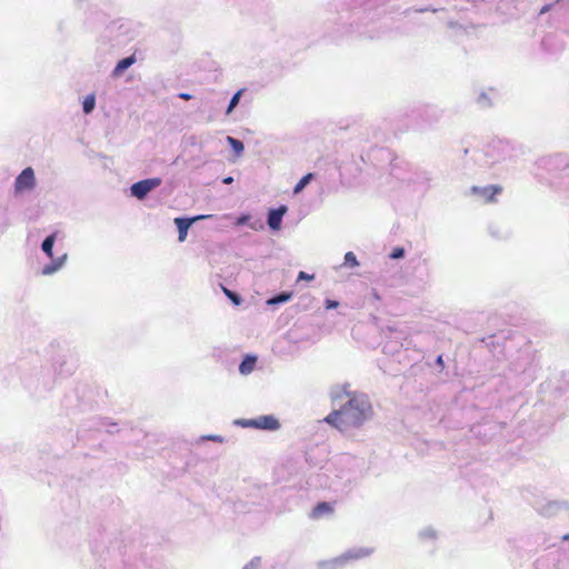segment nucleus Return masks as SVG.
Segmentation results:
<instances>
[{
    "mask_svg": "<svg viewBox=\"0 0 569 569\" xmlns=\"http://www.w3.org/2000/svg\"><path fill=\"white\" fill-rule=\"evenodd\" d=\"M347 401L338 410H333L323 419L340 431L359 428L372 417V406L367 395L347 393Z\"/></svg>",
    "mask_w": 569,
    "mask_h": 569,
    "instance_id": "nucleus-1",
    "label": "nucleus"
},
{
    "mask_svg": "<svg viewBox=\"0 0 569 569\" xmlns=\"http://www.w3.org/2000/svg\"><path fill=\"white\" fill-rule=\"evenodd\" d=\"M372 553V549L366 547L352 548L330 560L318 562L319 569H341L348 562L366 558Z\"/></svg>",
    "mask_w": 569,
    "mask_h": 569,
    "instance_id": "nucleus-2",
    "label": "nucleus"
},
{
    "mask_svg": "<svg viewBox=\"0 0 569 569\" xmlns=\"http://www.w3.org/2000/svg\"><path fill=\"white\" fill-rule=\"evenodd\" d=\"M162 183L161 178H148L140 181H137L130 187V194L138 200H143L147 196L158 188Z\"/></svg>",
    "mask_w": 569,
    "mask_h": 569,
    "instance_id": "nucleus-3",
    "label": "nucleus"
},
{
    "mask_svg": "<svg viewBox=\"0 0 569 569\" xmlns=\"http://www.w3.org/2000/svg\"><path fill=\"white\" fill-rule=\"evenodd\" d=\"M37 186L34 170L31 167L24 168L14 180V192L22 193L31 191Z\"/></svg>",
    "mask_w": 569,
    "mask_h": 569,
    "instance_id": "nucleus-4",
    "label": "nucleus"
},
{
    "mask_svg": "<svg viewBox=\"0 0 569 569\" xmlns=\"http://www.w3.org/2000/svg\"><path fill=\"white\" fill-rule=\"evenodd\" d=\"M210 216H208V214H199V216H194V217H177V218H174V224L178 229V240L180 242L184 241L190 227L196 221L207 219Z\"/></svg>",
    "mask_w": 569,
    "mask_h": 569,
    "instance_id": "nucleus-5",
    "label": "nucleus"
},
{
    "mask_svg": "<svg viewBox=\"0 0 569 569\" xmlns=\"http://www.w3.org/2000/svg\"><path fill=\"white\" fill-rule=\"evenodd\" d=\"M288 208L281 204L277 208H272L267 214V224L272 231H279L282 226L283 216L287 213Z\"/></svg>",
    "mask_w": 569,
    "mask_h": 569,
    "instance_id": "nucleus-6",
    "label": "nucleus"
},
{
    "mask_svg": "<svg viewBox=\"0 0 569 569\" xmlns=\"http://www.w3.org/2000/svg\"><path fill=\"white\" fill-rule=\"evenodd\" d=\"M568 509L567 501H547L539 507V512L545 517H553Z\"/></svg>",
    "mask_w": 569,
    "mask_h": 569,
    "instance_id": "nucleus-7",
    "label": "nucleus"
},
{
    "mask_svg": "<svg viewBox=\"0 0 569 569\" xmlns=\"http://www.w3.org/2000/svg\"><path fill=\"white\" fill-rule=\"evenodd\" d=\"M136 61L137 59L134 54H130L126 58H122L117 62L116 67L110 73V77L113 79L120 78L126 70H128L132 64L136 63Z\"/></svg>",
    "mask_w": 569,
    "mask_h": 569,
    "instance_id": "nucleus-8",
    "label": "nucleus"
},
{
    "mask_svg": "<svg viewBox=\"0 0 569 569\" xmlns=\"http://www.w3.org/2000/svg\"><path fill=\"white\" fill-rule=\"evenodd\" d=\"M257 425L256 429L274 431L280 428V423L277 418L271 415L260 416L256 418Z\"/></svg>",
    "mask_w": 569,
    "mask_h": 569,
    "instance_id": "nucleus-9",
    "label": "nucleus"
},
{
    "mask_svg": "<svg viewBox=\"0 0 569 569\" xmlns=\"http://www.w3.org/2000/svg\"><path fill=\"white\" fill-rule=\"evenodd\" d=\"M67 260H68L67 253L62 254L61 257H58L57 259L52 258V261L50 263L43 266L41 273L43 276H51V274L56 273L66 264Z\"/></svg>",
    "mask_w": 569,
    "mask_h": 569,
    "instance_id": "nucleus-10",
    "label": "nucleus"
},
{
    "mask_svg": "<svg viewBox=\"0 0 569 569\" xmlns=\"http://www.w3.org/2000/svg\"><path fill=\"white\" fill-rule=\"evenodd\" d=\"M472 193L482 197L487 201L493 200V197L501 191L500 187L486 186V187H472Z\"/></svg>",
    "mask_w": 569,
    "mask_h": 569,
    "instance_id": "nucleus-11",
    "label": "nucleus"
},
{
    "mask_svg": "<svg viewBox=\"0 0 569 569\" xmlns=\"http://www.w3.org/2000/svg\"><path fill=\"white\" fill-rule=\"evenodd\" d=\"M256 363H257L256 356H253V355L244 356L239 365V372L244 376L251 373L256 367Z\"/></svg>",
    "mask_w": 569,
    "mask_h": 569,
    "instance_id": "nucleus-12",
    "label": "nucleus"
},
{
    "mask_svg": "<svg viewBox=\"0 0 569 569\" xmlns=\"http://www.w3.org/2000/svg\"><path fill=\"white\" fill-rule=\"evenodd\" d=\"M57 234H58L57 231L52 232L49 236H47L43 239V241L41 242V250L50 259L53 258V247H54V243H56V240H57Z\"/></svg>",
    "mask_w": 569,
    "mask_h": 569,
    "instance_id": "nucleus-13",
    "label": "nucleus"
},
{
    "mask_svg": "<svg viewBox=\"0 0 569 569\" xmlns=\"http://www.w3.org/2000/svg\"><path fill=\"white\" fill-rule=\"evenodd\" d=\"M292 299V292L290 291H280L266 301L268 306H279L282 303H287Z\"/></svg>",
    "mask_w": 569,
    "mask_h": 569,
    "instance_id": "nucleus-14",
    "label": "nucleus"
},
{
    "mask_svg": "<svg viewBox=\"0 0 569 569\" xmlns=\"http://www.w3.org/2000/svg\"><path fill=\"white\" fill-rule=\"evenodd\" d=\"M332 511V508L329 502L322 501L316 505V507L312 510V517L319 518L326 513H329Z\"/></svg>",
    "mask_w": 569,
    "mask_h": 569,
    "instance_id": "nucleus-15",
    "label": "nucleus"
},
{
    "mask_svg": "<svg viewBox=\"0 0 569 569\" xmlns=\"http://www.w3.org/2000/svg\"><path fill=\"white\" fill-rule=\"evenodd\" d=\"M227 142L238 157L242 154L244 150V144L241 140L233 138L231 136H227Z\"/></svg>",
    "mask_w": 569,
    "mask_h": 569,
    "instance_id": "nucleus-16",
    "label": "nucleus"
},
{
    "mask_svg": "<svg viewBox=\"0 0 569 569\" xmlns=\"http://www.w3.org/2000/svg\"><path fill=\"white\" fill-rule=\"evenodd\" d=\"M96 108V96L88 94L82 101V111L84 114H90Z\"/></svg>",
    "mask_w": 569,
    "mask_h": 569,
    "instance_id": "nucleus-17",
    "label": "nucleus"
},
{
    "mask_svg": "<svg viewBox=\"0 0 569 569\" xmlns=\"http://www.w3.org/2000/svg\"><path fill=\"white\" fill-rule=\"evenodd\" d=\"M313 173H307L305 174L293 187V193L298 194L300 193L312 180Z\"/></svg>",
    "mask_w": 569,
    "mask_h": 569,
    "instance_id": "nucleus-18",
    "label": "nucleus"
},
{
    "mask_svg": "<svg viewBox=\"0 0 569 569\" xmlns=\"http://www.w3.org/2000/svg\"><path fill=\"white\" fill-rule=\"evenodd\" d=\"M243 91H244V89H240L236 93H233V96L231 97V99L229 101L227 110H226L227 114H230L236 109V107L239 104L240 99L243 94Z\"/></svg>",
    "mask_w": 569,
    "mask_h": 569,
    "instance_id": "nucleus-19",
    "label": "nucleus"
},
{
    "mask_svg": "<svg viewBox=\"0 0 569 569\" xmlns=\"http://www.w3.org/2000/svg\"><path fill=\"white\" fill-rule=\"evenodd\" d=\"M419 538L425 541H433L437 539V531L432 527H426L420 530Z\"/></svg>",
    "mask_w": 569,
    "mask_h": 569,
    "instance_id": "nucleus-20",
    "label": "nucleus"
},
{
    "mask_svg": "<svg viewBox=\"0 0 569 569\" xmlns=\"http://www.w3.org/2000/svg\"><path fill=\"white\" fill-rule=\"evenodd\" d=\"M223 292L231 300V302L233 305L239 306L241 303L242 298L239 293H237L230 289H227V288H223Z\"/></svg>",
    "mask_w": 569,
    "mask_h": 569,
    "instance_id": "nucleus-21",
    "label": "nucleus"
},
{
    "mask_svg": "<svg viewBox=\"0 0 569 569\" xmlns=\"http://www.w3.org/2000/svg\"><path fill=\"white\" fill-rule=\"evenodd\" d=\"M343 264L348 266V267H351V268L359 266L358 259H357L356 254L352 251H348L345 254V262H343Z\"/></svg>",
    "mask_w": 569,
    "mask_h": 569,
    "instance_id": "nucleus-22",
    "label": "nucleus"
},
{
    "mask_svg": "<svg viewBox=\"0 0 569 569\" xmlns=\"http://www.w3.org/2000/svg\"><path fill=\"white\" fill-rule=\"evenodd\" d=\"M476 102L479 106V108L482 109L488 108L490 106V99L486 92L479 93Z\"/></svg>",
    "mask_w": 569,
    "mask_h": 569,
    "instance_id": "nucleus-23",
    "label": "nucleus"
},
{
    "mask_svg": "<svg viewBox=\"0 0 569 569\" xmlns=\"http://www.w3.org/2000/svg\"><path fill=\"white\" fill-rule=\"evenodd\" d=\"M237 426L243 427V428H254L256 429V418L254 419H238L234 421Z\"/></svg>",
    "mask_w": 569,
    "mask_h": 569,
    "instance_id": "nucleus-24",
    "label": "nucleus"
},
{
    "mask_svg": "<svg viewBox=\"0 0 569 569\" xmlns=\"http://www.w3.org/2000/svg\"><path fill=\"white\" fill-rule=\"evenodd\" d=\"M405 253H406V251H405V249L402 247H396L390 252L389 258L390 259H395V260L401 259V258L405 257Z\"/></svg>",
    "mask_w": 569,
    "mask_h": 569,
    "instance_id": "nucleus-25",
    "label": "nucleus"
},
{
    "mask_svg": "<svg viewBox=\"0 0 569 569\" xmlns=\"http://www.w3.org/2000/svg\"><path fill=\"white\" fill-rule=\"evenodd\" d=\"M261 558L253 557L242 569H260Z\"/></svg>",
    "mask_w": 569,
    "mask_h": 569,
    "instance_id": "nucleus-26",
    "label": "nucleus"
},
{
    "mask_svg": "<svg viewBox=\"0 0 569 569\" xmlns=\"http://www.w3.org/2000/svg\"><path fill=\"white\" fill-rule=\"evenodd\" d=\"M339 306V302L336 300L327 299L325 301L326 309H336Z\"/></svg>",
    "mask_w": 569,
    "mask_h": 569,
    "instance_id": "nucleus-27",
    "label": "nucleus"
},
{
    "mask_svg": "<svg viewBox=\"0 0 569 569\" xmlns=\"http://www.w3.org/2000/svg\"><path fill=\"white\" fill-rule=\"evenodd\" d=\"M313 274H309L305 271H300L299 274H298V279L297 281H300V280H312L313 279Z\"/></svg>",
    "mask_w": 569,
    "mask_h": 569,
    "instance_id": "nucleus-28",
    "label": "nucleus"
},
{
    "mask_svg": "<svg viewBox=\"0 0 569 569\" xmlns=\"http://www.w3.org/2000/svg\"><path fill=\"white\" fill-rule=\"evenodd\" d=\"M203 439L216 441V442H222L223 441V438L221 436H218V435L204 436Z\"/></svg>",
    "mask_w": 569,
    "mask_h": 569,
    "instance_id": "nucleus-29",
    "label": "nucleus"
},
{
    "mask_svg": "<svg viewBox=\"0 0 569 569\" xmlns=\"http://www.w3.org/2000/svg\"><path fill=\"white\" fill-rule=\"evenodd\" d=\"M551 8H552V4H546V6H543V7L540 9L539 14H545V13H547Z\"/></svg>",
    "mask_w": 569,
    "mask_h": 569,
    "instance_id": "nucleus-30",
    "label": "nucleus"
},
{
    "mask_svg": "<svg viewBox=\"0 0 569 569\" xmlns=\"http://www.w3.org/2000/svg\"><path fill=\"white\" fill-rule=\"evenodd\" d=\"M179 98L183 99V100H190L192 98V96L187 92H181V93H179Z\"/></svg>",
    "mask_w": 569,
    "mask_h": 569,
    "instance_id": "nucleus-31",
    "label": "nucleus"
},
{
    "mask_svg": "<svg viewBox=\"0 0 569 569\" xmlns=\"http://www.w3.org/2000/svg\"><path fill=\"white\" fill-rule=\"evenodd\" d=\"M232 182H233V178L231 176H228L222 179V183H224V184H230Z\"/></svg>",
    "mask_w": 569,
    "mask_h": 569,
    "instance_id": "nucleus-32",
    "label": "nucleus"
},
{
    "mask_svg": "<svg viewBox=\"0 0 569 569\" xmlns=\"http://www.w3.org/2000/svg\"><path fill=\"white\" fill-rule=\"evenodd\" d=\"M436 363L440 367H443V358L442 356H438L436 359Z\"/></svg>",
    "mask_w": 569,
    "mask_h": 569,
    "instance_id": "nucleus-33",
    "label": "nucleus"
},
{
    "mask_svg": "<svg viewBox=\"0 0 569 569\" xmlns=\"http://www.w3.org/2000/svg\"><path fill=\"white\" fill-rule=\"evenodd\" d=\"M562 540H565V541H569V533L565 535V536L562 537Z\"/></svg>",
    "mask_w": 569,
    "mask_h": 569,
    "instance_id": "nucleus-34",
    "label": "nucleus"
}]
</instances>
